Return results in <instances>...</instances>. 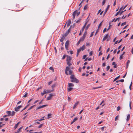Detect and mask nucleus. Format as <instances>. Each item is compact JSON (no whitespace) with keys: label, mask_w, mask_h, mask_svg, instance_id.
<instances>
[{"label":"nucleus","mask_w":133,"mask_h":133,"mask_svg":"<svg viewBox=\"0 0 133 133\" xmlns=\"http://www.w3.org/2000/svg\"><path fill=\"white\" fill-rule=\"evenodd\" d=\"M70 78L71 79L70 80V82H76V83H78L79 81V80L75 77V76L73 75H71Z\"/></svg>","instance_id":"obj_1"},{"label":"nucleus","mask_w":133,"mask_h":133,"mask_svg":"<svg viewBox=\"0 0 133 133\" xmlns=\"http://www.w3.org/2000/svg\"><path fill=\"white\" fill-rule=\"evenodd\" d=\"M70 68L69 66H67L66 67L65 72L66 74L68 75V74L72 75V71L70 69Z\"/></svg>","instance_id":"obj_2"},{"label":"nucleus","mask_w":133,"mask_h":133,"mask_svg":"<svg viewBox=\"0 0 133 133\" xmlns=\"http://www.w3.org/2000/svg\"><path fill=\"white\" fill-rule=\"evenodd\" d=\"M22 107V106L19 105L17 107H16L15 108V111H18L19 110V109L21 108Z\"/></svg>","instance_id":"obj_3"},{"label":"nucleus","mask_w":133,"mask_h":133,"mask_svg":"<svg viewBox=\"0 0 133 133\" xmlns=\"http://www.w3.org/2000/svg\"><path fill=\"white\" fill-rule=\"evenodd\" d=\"M47 105H43L42 106H40L39 107L37 108L36 109V110H37L38 109L44 108Z\"/></svg>","instance_id":"obj_4"},{"label":"nucleus","mask_w":133,"mask_h":133,"mask_svg":"<svg viewBox=\"0 0 133 133\" xmlns=\"http://www.w3.org/2000/svg\"><path fill=\"white\" fill-rule=\"evenodd\" d=\"M77 10H76L72 14V16H73V19H72L73 20L75 18V16L76 15V13L77 12Z\"/></svg>","instance_id":"obj_5"},{"label":"nucleus","mask_w":133,"mask_h":133,"mask_svg":"<svg viewBox=\"0 0 133 133\" xmlns=\"http://www.w3.org/2000/svg\"><path fill=\"white\" fill-rule=\"evenodd\" d=\"M71 59V57L70 56L68 57L66 60L67 62H68V63L69 62H70Z\"/></svg>","instance_id":"obj_6"},{"label":"nucleus","mask_w":133,"mask_h":133,"mask_svg":"<svg viewBox=\"0 0 133 133\" xmlns=\"http://www.w3.org/2000/svg\"><path fill=\"white\" fill-rule=\"evenodd\" d=\"M108 34H107L105 36H104L102 40L103 42L108 37Z\"/></svg>","instance_id":"obj_7"},{"label":"nucleus","mask_w":133,"mask_h":133,"mask_svg":"<svg viewBox=\"0 0 133 133\" xmlns=\"http://www.w3.org/2000/svg\"><path fill=\"white\" fill-rule=\"evenodd\" d=\"M6 113L8 114V116H11V112L10 111H8L6 112Z\"/></svg>","instance_id":"obj_8"},{"label":"nucleus","mask_w":133,"mask_h":133,"mask_svg":"<svg viewBox=\"0 0 133 133\" xmlns=\"http://www.w3.org/2000/svg\"><path fill=\"white\" fill-rule=\"evenodd\" d=\"M66 23H67V26H69L71 24V20H69Z\"/></svg>","instance_id":"obj_9"},{"label":"nucleus","mask_w":133,"mask_h":133,"mask_svg":"<svg viewBox=\"0 0 133 133\" xmlns=\"http://www.w3.org/2000/svg\"><path fill=\"white\" fill-rule=\"evenodd\" d=\"M122 7H121L119 9V10L116 13V14L115 15V16H116L118 14H119V12L121 11V10H122Z\"/></svg>","instance_id":"obj_10"},{"label":"nucleus","mask_w":133,"mask_h":133,"mask_svg":"<svg viewBox=\"0 0 133 133\" xmlns=\"http://www.w3.org/2000/svg\"><path fill=\"white\" fill-rule=\"evenodd\" d=\"M79 103V102H77L75 103L73 107L74 109L76 107V106Z\"/></svg>","instance_id":"obj_11"},{"label":"nucleus","mask_w":133,"mask_h":133,"mask_svg":"<svg viewBox=\"0 0 133 133\" xmlns=\"http://www.w3.org/2000/svg\"><path fill=\"white\" fill-rule=\"evenodd\" d=\"M74 86V84L71 83H68V87H73Z\"/></svg>","instance_id":"obj_12"},{"label":"nucleus","mask_w":133,"mask_h":133,"mask_svg":"<svg viewBox=\"0 0 133 133\" xmlns=\"http://www.w3.org/2000/svg\"><path fill=\"white\" fill-rule=\"evenodd\" d=\"M46 94V90H44L43 92L41 93V95L42 96H43L44 94Z\"/></svg>","instance_id":"obj_13"},{"label":"nucleus","mask_w":133,"mask_h":133,"mask_svg":"<svg viewBox=\"0 0 133 133\" xmlns=\"http://www.w3.org/2000/svg\"><path fill=\"white\" fill-rule=\"evenodd\" d=\"M130 117V114L128 115L127 116V119H126V120H127V121H128L129 120Z\"/></svg>","instance_id":"obj_14"},{"label":"nucleus","mask_w":133,"mask_h":133,"mask_svg":"<svg viewBox=\"0 0 133 133\" xmlns=\"http://www.w3.org/2000/svg\"><path fill=\"white\" fill-rule=\"evenodd\" d=\"M120 18L119 17H118L116 19H114L112 21V22H116L117 20L119 21L120 19Z\"/></svg>","instance_id":"obj_15"},{"label":"nucleus","mask_w":133,"mask_h":133,"mask_svg":"<svg viewBox=\"0 0 133 133\" xmlns=\"http://www.w3.org/2000/svg\"><path fill=\"white\" fill-rule=\"evenodd\" d=\"M46 93H49L53 91H54V90H46Z\"/></svg>","instance_id":"obj_16"},{"label":"nucleus","mask_w":133,"mask_h":133,"mask_svg":"<svg viewBox=\"0 0 133 133\" xmlns=\"http://www.w3.org/2000/svg\"><path fill=\"white\" fill-rule=\"evenodd\" d=\"M22 128H23V127H20L17 130V131L16 132H15V133H18L19 132L20 130L22 129Z\"/></svg>","instance_id":"obj_17"},{"label":"nucleus","mask_w":133,"mask_h":133,"mask_svg":"<svg viewBox=\"0 0 133 133\" xmlns=\"http://www.w3.org/2000/svg\"><path fill=\"white\" fill-rule=\"evenodd\" d=\"M85 38L82 36V37L81 38L79 39V41H83L84 40Z\"/></svg>","instance_id":"obj_18"},{"label":"nucleus","mask_w":133,"mask_h":133,"mask_svg":"<svg viewBox=\"0 0 133 133\" xmlns=\"http://www.w3.org/2000/svg\"><path fill=\"white\" fill-rule=\"evenodd\" d=\"M69 44V41H66L65 43V46H68Z\"/></svg>","instance_id":"obj_19"},{"label":"nucleus","mask_w":133,"mask_h":133,"mask_svg":"<svg viewBox=\"0 0 133 133\" xmlns=\"http://www.w3.org/2000/svg\"><path fill=\"white\" fill-rule=\"evenodd\" d=\"M120 77V76L119 75L117 77H116L114 79V80L113 82H114L115 81L117 80L118 78H119Z\"/></svg>","instance_id":"obj_20"},{"label":"nucleus","mask_w":133,"mask_h":133,"mask_svg":"<svg viewBox=\"0 0 133 133\" xmlns=\"http://www.w3.org/2000/svg\"><path fill=\"white\" fill-rule=\"evenodd\" d=\"M73 89V88L71 87H69L68 88V92L71 91V90Z\"/></svg>","instance_id":"obj_21"},{"label":"nucleus","mask_w":133,"mask_h":133,"mask_svg":"<svg viewBox=\"0 0 133 133\" xmlns=\"http://www.w3.org/2000/svg\"><path fill=\"white\" fill-rule=\"evenodd\" d=\"M79 48L81 49L82 51H83L85 49L84 46V45H83L81 47H80Z\"/></svg>","instance_id":"obj_22"},{"label":"nucleus","mask_w":133,"mask_h":133,"mask_svg":"<svg viewBox=\"0 0 133 133\" xmlns=\"http://www.w3.org/2000/svg\"><path fill=\"white\" fill-rule=\"evenodd\" d=\"M56 86V83H55L53 84L52 86L51 87L52 89H54L55 87Z\"/></svg>","instance_id":"obj_23"},{"label":"nucleus","mask_w":133,"mask_h":133,"mask_svg":"<svg viewBox=\"0 0 133 133\" xmlns=\"http://www.w3.org/2000/svg\"><path fill=\"white\" fill-rule=\"evenodd\" d=\"M65 39V38H63L62 36L61 37V38L60 39V41L61 42H63V40Z\"/></svg>","instance_id":"obj_24"},{"label":"nucleus","mask_w":133,"mask_h":133,"mask_svg":"<svg viewBox=\"0 0 133 133\" xmlns=\"http://www.w3.org/2000/svg\"><path fill=\"white\" fill-rule=\"evenodd\" d=\"M90 25V24H89L87 25L85 29L86 30H87L88 29V28L89 27Z\"/></svg>","instance_id":"obj_25"},{"label":"nucleus","mask_w":133,"mask_h":133,"mask_svg":"<svg viewBox=\"0 0 133 133\" xmlns=\"http://www.w3.org/2000/svg\"><path fill=\"white\" fill-rule=\"evenodd\" d=\"M35 106V105H32V106H31V107H30L28 109V110H31V109H32V108H33L34 106Z\"/></svg>","instance_id":"obj_26"},{"label":"nucleus","mask_w":133,"mask_h":133,"mask_svg":"<svg viewBox=\"0 0 133 133\" xmlns=\"http://www.w3.org/2000/svg\"><path fill=\"white\" fill-rule=\"evenodd\" d=\"M87 34V32L86 31H86L84 33V34L83 35V37H84L85 38L86 35Z\"/></svg>","instance_id":"obj_27"},{"label":"nucleus","mask_w":133,"mask_h":133,"mask_svg":"<svg viewBox=\"0 0 133 133\" xmlns=\"http://www.w3.org/2000/svg\"><path fill=\"white\" fill-rule=\"evenodd\" d=\"M81 20V19H79L76 21V20L75 21L77 23H78L79 22H80Z\"/></svg>","instance_id":"obj_28"},{"label":"nucleus","mask_w":133,"mask_h":133,"mask_svg":"<svg viewBox=\"0 0 133 133\" xmlns=\"http://www.w3.org/2000/svg\"><path fill=\"white\" fill-rule=\"evenodd\" d=\"M77 119H78V118L77 117H76L75 118L73 119V120L72 121L73 122H74L76 121L77 120Z\"/></svg>","instance_id":"obj_29"},{"label":"nucleus","mask_w":133,"mask_h":133,"mask_svg":"<svg viewBox=\"0 0 133 133\" xmlns=\"http://www.w3.org/2000/svg\"><path fill=\"white\" fill-rule=\"evenodd\" d=\"M29 105H27L21 111H22L24 110H25V109H26L28 107V106Z\"/></svg>","instance_id":"obj_30"},{"label":"nucleus","mask_w":133,"mask_h":133,"mask_svg":"<svg viewBox=\"0 0 133 133\" xmlns=\"http://www.w3.org/2000/svg\"><path fill=\"white\" fill-rule=\"evenodd\" d=\"M28 93L27 92H26L25 94L24 95V96H23V97H26L28 95Z\"/></svg>","instance_id":"obj_31"},{"label":"nucleus","mask_w":133,"mask_h":133,"mask_svg":"<svg viewBox=\"0 0 133 133\" xmlns=\"http://www.w3.org/2000/svg\"><path fill=\"white\" fill-rule=\"evenodd\" d=\"M43 124H40L39 125V126L38 127V128H40L42 127L43 126Z\"/></svg>","instance_id":"obj_32"},{"label":"nucleus","mask_w":133,"mask_h":133,"mask_svg":"<svg viewBox=\"0 0 133 133\" xmlns=\"http://www.w3.org/2000/svg\"><path fill=\"white\" fill-rule=\"evenodd\" d=\"M110 7V5H108L107 6V8H106V9L105 10V11H107L109 9V8Z\"/></svg>","instance_id":"obj_33"},{"label":"nucleus","mask_w":133,"mask_h":133,"mask_svg":"<svg viewBox=\"0 0 133 133\" xmlns=\"http://www.w3.org/2000/svg\"><path fill=\"white\" fill-rule=\"evenodd\" d=\"M51 114H48V118L49 119L50 118V116H51Z\"/></svg>","instance_id":"obj_34"},{"label":"nucleus","mask_w":133,"mask_h":133,"mask_svg":"<svg viewBox=\"0 0 133 133\" xmlns=\"http://www.w3.org/2000/svg\"><path fill=\"white\" fill-rule=\"evenodd\" d=\"M49 69L51 70H52L53 71H54V70L52 67H50L49 68Z\"/></svg>","instance_id":"obj_35"},{"label":"nucleus","mask_w":133,"mask_h":133,"mask_svg":"<svg viewBox=\"0 0 133 133\" xmlns=\"http://www.w3.org/2000/svg\"><path fill=\"white\" fill-rule=\"evenodd\" d=\"M18 126L16 124L14 127V129H15Z\"/></svg>","instance_id":"obj_36"},{"label":"nucleus","mask_w":133,"mask_h":133,"mask_svg":"<svg viewBox=\"0 0 133 133\" xmlns=\"http://www.w3.org/2000/svg\"><path fill=\"white\" fill-rule=\"evenodd\" d=\"M44 118V117L43 118H41V119H37L36 121H37V120H38V121H42V120H44V119L43 118Z\"/></svg>","instance_id":"obj_37"},{"label":"nucleus","mask_w":133,"mask_h":133,"mask_svg":"<svg viewBox=\"0 0 133 133\" xmlns=\"http://www.w3.org/2000/svg\"><path fill=\"white\" fill-rule=\"evenodd\" d=\"M124 12V11H121H121L119 12V15H121Z\"/></svg>","instance_id":"obj_38"},{"label":"nucleus","mask_w":133,"mask_h":133,"mask_svg":"<svg viewBox=\"0 0 133 133\" xmlns=\"http://www.w3.org/2000/svg\"><path fill=\"white\" fill-rule=\"evenodd\" d=\"M15 112L14 111H13L12 112H11V116H13L15 114Z\"/></svg>","instance_id":"obj_39"},{"label":"nucleus","mask_w":133,"mask_h":133,"mask_svg":"<svg viewBox=\"0 0 133 133\" xmlns=\"http://www.w3.org/2000/svg\"><path fill=\"white\" fill-rule=\"evenodd\" d=\"M126 23V22H124L123 23H122L121 24V26H122L123 25H125Z\"/></svg>","instance_id":"obj_40"},{"label":"nucleus","mask_w":133,"mask_h":133,"mask_svg":"<svg viewBox=\"0 0 133 133\" xmlns=\"http://www.w3.org/2000/svg\"><path fill=\"white\" fill-rule=\"evenodd\" d=\"M67 35L65 34H63L62 35V37H63V38H65V37L67 36Z\"/></svg>","instance_id":"obj_41"},{"label":"nucleus","mask_w":133,"mask_h":133,"mask_svg":"<svg viewBox=\"0 0 133 133\" xmlns=\"http://www.w3.org/2000/svg\"><path fill=\"white\" fill-rule=\"evenodd\" d=\"M118 118V116H116L115 117V121H116L117 120V119Z\"/></svg>","instance_id":"obj_42"},{"label":"nucleus","mask_w":133,"mask_h":133,"mask_svg":"<svg viewBox=\"0 0 133 133\" xmlns=\"http://www.w3.org/2000/svg\"><path fill=\"white\" fill-rule=\"evenodd\" d=\"M85 27V26H84L83 27H82V30H82V31H84V30Z\"/></svg>","instance_id":"obj_43"},{"label":"nucleus","mask_w":133,"mask_h":133,"mask_svg":"<svg viewBox=\"0 0 133 133\" xmlns=\"http://www.w3.org/2000/svg\"><path fill=\"white\" fill-rule=\"evenodd\" d=\"M110 66H108L107 68H106V69H107V71H108V70L109 69H110Z\"/></svg>","instance_id":"obj_44"},{"label":"nucleus","mask_w":133,"mask_h":133,"mask_svg":"<svg viewBox=\"0 0 133 133\" xmlns=\"http://www.w3.org/2000/svg\"><path fill=\"white\" fill-rule=\"evenodd\" d=\"M51 99V97L49 96L47 97V99L48 100H50Z\"/></svg>","instance_id":"obj_45"},{"label":"nucleus","mask_w":133,"mask_h":133,"mask_svg":"<svg viewBox=\"0 0 133 133\" xmlns=\"http://www.w3.org/2000/svg\"><path fill=\"white\" fill-rule=\"evenodd\" d=\"M102 22L103 21H102V22H101L99 24V25L98 26V28H99L100 26H101V24H102Z\"/></svg>","instance_id":"obj_46"},{"label":"nucleus","mask_w":133,"mask_h":133,"mask_svg":"<svg viewBox=\"0 0 133 133\" xmlns=\"http://www.w3.org/2000/svg\"><path fill=\"white\" fill-rule=\"evenodd\" d=\"M81 49L80 48H79L77 50V52H78V53H79L81 51Z\"/></svg>","instance_id":"obj_47"},{"label":"nucleus","mask_w":133,"mask_h":133,"mask_svg":"<svg viewBox=\"0 0 133 133\" xmlns=\"http://www.w3.org/2000/svg\"><path fill=\"white\" fill-rule=\"evenodd\" d=\"M105 1H106V0H104L102 2V5H103L105 3Z\"/></svg>","instance_id":"obj_48"},{"label":"nucleus","mask_w":133,"mask_h":133,"mask_svg":"<svg viewBox=\"0 0 133 133\" xmlns=\"http://www.w3.org/2000/svg\"><path fill=\"white\" fill-rule=\"evenodd\" d=\"M67 64L69 66H69L72 64L71 63H70V62H69L68 63V62H67Z\"/></svg>","instance_id":"obj_49"},{"label":"nucleus","mask_w":133,"mask_h":133,"mask_svg":"<svg viewBox=\"0 0 133 133\" xmlns=\"http://www.w3.org/2000/svg\"><path fill=\"white\" fill-rule=\"evenodd\" d=\"M71 26L70 28L68 29V30H67V31H66V32H67V33H69L70 31V29L71 28Z\"/></svg>","instance_id":"obj_50"},{"label":"nucleus","mask_w":133,"mask_h":133,"mask_svg":"<svg viewBox=\"0 0 133 133\" xmlns=\"http://www.w3.org/2000/svg\"><path fill=\"white\" fill-rule=\"evenodd\" d=\"M129 107L130 109H131V102H129Z\"/></svg>","instance_id":"obj_51"},{"label":"nucleus","mask_w":133,"mask_h":133,"mask_svg":"<svg viewBox=\"0 0 133 133\" xmlns=\"http://www.w3.org/2000/svg\"><path fill=\"white\" fill-rule=\"evenodd\" d=\"M53 82V81H50L48 83V84L49 85H50V84H51L52 83V82Z\"/></svg>","instance_id":"obj_52"},{"label":"nucleus","mask_w":133,"mask_h":133,"mask_svg":"<svg viewBox=\"0 0 133 133\" xmlns=\"http://www.w3.org/2000/svg\"><path fill=\"white\" fill-rule=\"evenodd\" d=\"M120 109V107L119 106H118L117 107V110L118 111Z\"/></svg>","instance_id":"obj_53"},{"label":"nucleus","mask_w":133,"mask_h":133,"mask_svg":"<svg viewBox=\"0 0 133 133\" xmlns=\"http://www.w3.org/2000/svg\"><path fill=\"white\" fill-rule=\"evenodd\" d=\"M80 14V12H77L76 13V15L77 16L79 15Z\"/></svg>","instance_id":"obj_54"},{"label":"nucleus","mask_w":133,"mask_h":133,"mask_svg":"<svg viewBox=\"0 0 133 133\" xmlns=\"http://www.w3.org/2000/svg\"><path fill=\"white\" fill-rule=\"evenodd\" d=\"M49 96L50 97H51L54 96V95L52 94H49Z\"/></svg>","instance_id":"obj_55"},{"label":"nucleus","mask_w":133,"mask_h":133,"mask_svg":"<svg viewBox=\"0 0 133 133\" xmlns=\"http://www.w3.org/2000/svg\"><path fill=\"white\" fill-rule=\"evenodd\" d=\"M123 58V55H121L120 56L119 59L120 60L122 59Z\"/></svg>","instance_id":"obj_56"},{"label":"nucleus","mask_w":133,"mask_h":133,"mask_svg":"<svg viewBox=\"0 0 133 133\" xmlns=\"http://www.w3.org/2000/svg\"><path fill=\"white\" fill-rule=\"evenodd\" d=\"M87 56L86 55H83V58H82L83 59H84L85 57Z\"/></svg>","instance_id":"obj_57"},{"label":"nucleus","mask_w":133,"mask_h":133,"mask_svg":"<svg viewBox=\"0 0 133 133\" xmlns=\"http://www.w3.org/2000/svg\"><path fill=\"white\" fill-rule=\"evenodd\" d=\"M130 61L129 60H128L127 61V64L129 65V63H130Z\"/></svg>","instance_id":"obj_58"},{"label":"nucleus","mask_w":133,"mask_h":133,"mask_svg":"<svg viewBox=\"0 0 133 133\" xmlns=\"http://www.w3.org/2000/svg\"><path fill=\"white\" fill-rule=\"evenodd\" d=\"M81 42L80 41H79H79H78V42L77 43V45H78Z\"/></svg>","instance_id":"obj_59"},{"label":"nucleus","mask_w":133,"mask_h":133,"mask_svg":"<svg viewBox=\"0 0 133 133\" xmlns=\"http://www.w3.org/2000/svg\"><path fill=\"white\" fill-rule=\"evenodd\" d=\"M87 5H85L84 7V10H85L86 9H87Z\"/></svg>","instance_id":"obj_60"},{"label":"nucleus","mask_w":133,"mask_h":133,"mask_svg":"<svg viewBox=\"0 0 133 133\" xmlns=\"http://www.w3.org/2000/svg\"><path fill=\"white\" fill-rule=\"evenodd\" d=\"M127 5H125L124 7H123V6H122V10H124L125 8L127 7Z\"/></svg>","instance_id":"obj_61"},{"label":"nucleus","mask_w":133,"mask_h":133,"mask_svg":"<svg viewBox=\"0 0 133 133\" xmlns=\"http://www.w3.org/2000/svg\"><path fill=\"white\" fill-rule=\"evenodd\" d=\"M92 51H90L89 53V55L91 56L92 55Z\"/></svg>","instance_id":"obj_62"},{"label":"nucleus","mask_w":133,"mask_h":133,"mask_svg":"<svg viewBox=\"0 0 133 133\" xmlns=\"http://www.w3.org/2000/svg\"><path fill=\"white\" fill-rule=\"evenodd\" d=\"M106 30L107 29L106 28H105L103 30V33H104L106 31Z\"/></svg>","instance_id":"obj_63"},{"label":"nucleus","mask_w":133,"mask_h":133,"mask_svg":"<svg viewBox=\"0 0 133 133\" xmlns=\"http://www.w3.org/2000/svg\"><path fill=\"white\" fill-rule=\"evenodd\" d=\"M105 63H104L102 64V66L103 67H104L105 66Z\"/></svg>","instance_id":"obj_64"}]
</instances>
